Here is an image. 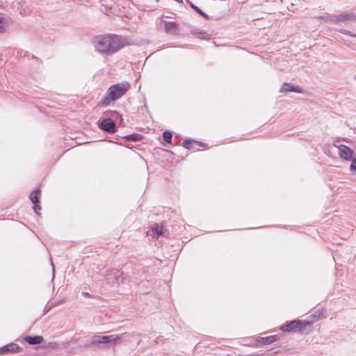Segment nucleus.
Returning a JSON list of instances; mask_svg holds the SVG:
<instances>
[{
  "label": "nucleus",
  "mask_w": 356,
  "mask_h": 356,
  "mask_svg": "<svg viewBox=\"0 0 356 356\" xmlns=\"http://www.w3.org/2000/svg\"><path fill=\"white\" fill-rule=\"evenodd\" d=\"M127 44V40L114 34H106L96 37L93 40L95 49L102 54L111 55Z\"/></svg>",
  "instance_id": "nucleus-1"
},
{
  "label": "nucleus",
  "mask_w": 356,
  "mask_h": 356,
  "mask_svg": "<svg viewBox=\"0 0 356 356\" xmlns=\"http://www.w3.org/2000/svg\"><path fill=\"white\" fill-rule=\"evenodd\" d=\"M129 88L130 84L127 81L111 86L106 92V97L99 102V104L102 106L109 105L111 102H115L122 97Z\"/></svg>",
  "instance_id": "nucleus-2"
},
{
  "label": "nucleus",
  "mask_w": 356,
  "mask_h": 356,
  "mask_svg": "<svg viewBox=\"0 0 356 356\" xmlns=\"http://www.w3.org/2000/svg\"><path fill=\"white\" fill-rule=\"evenodd\" d=\"M120 116L117 111H108L104 113L102 120L98 121L99 127L110 134L116 131L115 123L114 122Z\"/></svg>",
  "instance_id": "nucleus-3"
},
{
  "label": "nucleus",
  "mask_w": 356,
  "mask_h": 356,
  "mask_svg": "<svg viewBox=\"0 0 356 356\" xmlns=\"http://www.w3.org/2000/svg\"><path fill=\"white\" fill-rule=\"evenodd\" d=\"M328 19L332 23L355 22L356 15L353 13H348L337 15H330L328 17Z\"/></svg>",
  "instance_id": "nucleus-4"
},
{
  "label": "nucleus",
  "mask_w": 356,
  "mask_h": 356,
  "mask_svg": "<svg viewBox=\"0 0 356 356\" xmlns=\"http://www.w3.org/2000/svg\"><path fill=\"white\" fill-rule=\"evenodd\" d=\"M104 277L108 283H119L124 280L122 273L118 269H111L106 271Z\"/></svg>",
  "instance_id": "nucleus-5"
},
{
  "label": "nucleus",
  "mask_w": 356,
  "mask_h": 356,
  "mask_svg": "<svg viewBox=\"0 0 356 356\" xmlns=\"http://www.w3.org/2000/svg\"><path fill=\"white\" fill-rule=\"evenodd\" d=\"M339 154L340 157L345 160H352L353 152V150L344 145H340L338 147Z\"/></svg>",
  "instance_id": "nucleus-6"
},
{
  "label": "nucleus",
  "mask_w": 356,
  "mask_h": 356,
  "mask_svg": "<svg viewBox=\"0 0 356 356\" xmlns=\"http://www.w3.org/2000/svg\"><path fill=\"white\" fill-rule=\"evenodd\" d=\"M295 92L298 93H302V90L298 87L295 86L292 84L288 83H284L280 89V92Z\"/></svg>",
  "instance_id": "nucleus-7"
},
{
  "label": "nucleus",
  "mask_w": 356,
  "mask_h": 356,
  "mask_svg": "<svg viewBox=\"0 0 356 356\" xmlns=\"http://www.w3.org/2000/svg\"><path fill=\"white\" fill-rule=\"evenodd\" d=\"M303 323L299 320H294L291 321L290 323L284 325L281 327V330L284 332H291L296 330L299 325H302Z\"/></svg>",
  "instance_id": "nucleus-8"
},
{
  "label": "nucleus",
  "mask_w": 356,
  "mask_h": 356,
  "mask_svg": "<svg viewBox=\"0 0 356 356\" xmlns=\"http://www.w3.org/2000/svg\"><path fill=\"white\" fill-rule=\"evenodd\" d=\"M40 195V191L37 189L35 190L30 195V200L31 202L35 204L34 209L37 214H39L38 211L41 209V207L37 204L39 202V198Z\"/></svg>",
  "instance_id": "nucleus-9"
},
{
  "label": "nucleus",
  "mask_w": 356,
  "mask_h": 356,
  "mask_svg": "<svg viewBox=\"0 0 356 356\" xmlns=\"http://www.w3.org/2000/svg\"><path fill=\"white\" fill-rule=\"evenodd\" d=\"M108 336H94L90 341V345H97L99 343H108Z\"/></svg>",
  "instance_id": "nucleus-10"
},
{
  "label": "nucleus",
  "mask_w": 356,
  "mask_h": 356,
  "mask_svg": "<svg viewBox=\"0 0 356 356\" xmlns=\"http://www.w3.org/2000/svg\"><path fill=\"white\" fill-rule=\"evenodd\" d=\"M20 349V347L17 344L11 343L1 348L0 353H4L6 351L17 353L19 352Z\"/></svg>",
  "instance_id": "nucleus-11"
},
{
  "label": "nucleus",
  "mask_w": 356,
  "mask_h": 356,
  "mask_svg": "<svg viewBox=\"0 0 356 356\" xmlns=\"http://www.w3.org/2000/svg\"><path fill=\"white\" fill-rule=\"evenodd\" d=\"M24 340L31 345H36L41 343L43 341V337L42 336H26L24 338Z\"/></svg>",
  "instance_id": "nucleus-12"
},
{
  "label": "nucleus",
  "mask_w": 356,
  "mask_h": 356,
  "mask_svg": "<svg viewBox=\"0 0 356 356\" xmlns=\"http://www.w3.org/2000/svg\"><path fill=\"white\" fill-rule=\"evenodd\" d=\"M278 337L276 335H272L266 337H258L257 341L261 344H270L277 340Z\"/></svg>",
  "instance_id": "nucleus-13"
},
{
  "label": "nucleus",
  "mask_w": 356,
  "mask_h": 356,
  "mask_svg": "<svg viewBox=\"0 0 356 356\" xmlns=\"http://www.w3.org/2000/svg\"><path fill=\"white\" fill-rule=\"evenodd\" d=\"M125 334V333H123L120 335L118 334H112L108 335V343H110L111 346H115L116 344L120 343L122 337Z\"/></svg>",
  "instance_id": "nucleus-14"
},
{
  "label": "nucleus",
  "mask_w": 356,
  "mask_h": 356,
  "mask_svg": "<svg viewBox=\"0 0 356 356\" xmlns=\"http://www.w3.org/2000/svg\"><path fill=\"white\" fill-rule=\"evenodd\" d=\"M9 26V19L0 15V33L5 32Z\"/></svg>",
  "instance_id": "nucleus-15"
},
{
  "label": "nucleus",
  "mask_w": 356,
  "mask_h": 356,
  "mask_svg": "<svg viewBox=\"0 0 356 356\" xmlns=\"http://www.w3.org/2000/svg\"><path fill=\"white\" fill-rule=\"evenodd\" d=\"M164 26L167 33H175L177 32L176 24L173 22H165Z\"/></svg>",
  "instance_id": "nucleus-16"
},
{
  "label": "nucleus",
  "mask_w": 356,
  "mask_h": 356,
  "mask_svg": "<svg viewBox=\"0 0 356 356\" xmlns=\"http://www.w3.org/2000/svg\"><path fill=\"white\" fill-rule=\"evenodd\" d=\"M154 235L158 238L160 236H163L164 234L163 232V228L162 227L159 226V225H156L155 227H154L152 229Z\"/></svg>",
  "instance_id": "nucleus-17"
},
{
  "label": "nucleus",
  "mask_w": 356,
  "mask_h": 356,
  "mask_svg": "<svg viewBox=\"0 0 356 356\" xmlns=\"http://www.w3.org/2000/svg\"><path fill=\"white\" fill-rule=\"evenodd\" d=\"M126 138L129 140L138 141L141 138V136L138 134H134L129 135Z\"/></svg>",
  "instance_id": "nucleus-18"
},
{
  "label": "nucleus",
  "mask_w": 356,
  "mask_h": 356,
  "mask_svg": "<svg viewBox=\"0 0 356 356\" xmlns=\"http://www.w3.org/2000/svg\"><path fill=\"white\" fill-rule=\"evenodd\" d=\"M163 138L165 142L170 143L172 140V134L169 131H164L163 134Z\"/></svg>",
  "instance_id": "nucleus-19"
},
{
  "label": "nucleus",
  "mask_w": 356,
  "mask_h": 356,
  "mask_svg": "<svg viewBox=\"0 0 356 356\" xmlns=\"http://www.w3.org/2000/svg\"><path fill=\"white\" fill-rule=\"evenodd\" d=\"M59 347V344L57 342H49L45 345V348L57 349Z\"/></svg>",
  "instance_id": "nucleus-20"
},
{
  "label": "nucleus",
  "mask_w": 356,
  "mask_h": 356,
  "mask_svg": "<svg viewBox=\"0 0 356 356\" xmlns=\"http://www.w3.org/2000/svg\"><path fill=\"white\" fill-rule=\"evenodd\" d=\"M191 7L197 12L200 15L204 17H207V16L206 15V14L202 12L198 7L194 6L193 4H191Z\"/></svg>",
  "instance_id": "nucleus-21"
},
{
  "label": "nucleus",
  "mask_w": 356,
  "mask_h": 356,
  "mask_svg": "<svg viewBox=\"0 0 356 356\" xmlns=\"http://www.w3.org/2000/svg\"><path fill=\"white\" fill-rule=\"evenodd\" d=\"M339 32L346 35H349L350 36L353 37L354 38L353 42H356V35H352L349 31H346L344 29L339 30Z\"/></svg>",
  "instance_id": "nucleus-22"
},
{
  "label": "nucleus",
  "mask_w": 356,
  "mask_h": 356,
  "mask_svg": "<svg viewBox=\"0 0 356 356\" xmlns=\"http://www.w3.org/2000/svg\"><path fill=\"white\" fill-rule=\"evenodd\" d=\"M350 168L352 172H356V159H352V163L350 164Z\"/></svg>",
  "instance_id": "nucleus-23"
},
{
  "label": "nucleus",
  "mask_w": 356,
  "mask_h": 356,
  "mask_svg": "<svg viewBox=\"0 0 356 356\" xmlns=\"http://www.w3.org/2000/svg\"><path fill=\"white\" fill-rule=\"evenodd\" d=\"M184 147L186 149L191 148V141L190 140H185L183 143Z\"/></svg>",
  "instance_id": "nucleus-24"
},
{
  "label": "nucleus",
  "mask_w": 356,
  "mask_h": 356,
  "mask_svg": "<svg viewBox=\"0 0 356 356\" xmlns=\"http://www.w3.org/2000/svg\"><path fill=\"white\" fill-rule=\"evenodd\" d=\"M51 265L52 266V267L54 268V265H53V263L51 262ZM53 277H54V269L53 268Z\"/></svg>",
  "instance_id": "nucleus-25"
}]
</instances>
